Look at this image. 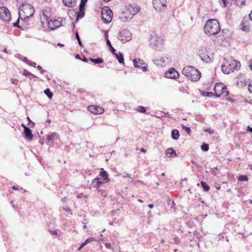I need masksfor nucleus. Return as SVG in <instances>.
Listing matches in <instances>:
<instances>
[{"mask_svg": "<svg viewBox=\"0 0 252 252\" xmlns=\"http://www.w3.org/2000/svg\"><path fill=\"white\" fill-rule=\"evenodd\" d=\"M89 60L92 63H94L96 64L102 63L103 62V59H102L101 58H96V59L90 58Z\"/></svg>", "mask_w": 252, "mask_h": 252, "instance_id": "obj_26", "label": "nucleus"}, {"mask_svg": "<svg viewBox=\"0 0 252 252\" xmlns=\"http://www.w3.org/2000/svg\"><path fill=\"white\" fill-rule=\"evenodd\" d=\"M0 18L5 22H8L10 21L11 17L9 10L5 7L2 6L0 7Z\"/></svg>", "mask_w": 252, "mask_h": 252, "instance_id": "obj_8", "label": "nucleus"}, {"mask_svg": "<svg viewBox=\"0 0 252 252\" xmlns=\"http://www.w3.org/2000/svg\"><path fill=\"white\" fill-rule=\"evenodd\" d=\"M214 91L216 96L218 97H220L221 94L226 96L229 94L227 87L222 83L217 84L214 88Z\"/></svg>", "mask_w": 252, "mask_h": 252, "instance_id": "obj_5", "label": "nucleus"}, {"mask_svg": "<svg viewBox=\"0 0 252 252\" xmlns=\"http://www.w3.org/2000/svg\"><path fill=\"white\" fill-rule=\"evenodd\" d=\"M28 64H29V65H30L31 66H32L33 67H35L36 65V63L35 62H32L31 61H30L29 63H28Z\"/></svg>", "mask_w": 252, "mask_h": 252, "instance_id": "obj_47", "label": "nucleus"}, {"mask_svg": "<svg viewBox=\"0 0 252 252\" xmlns=\"http://www.w3.org/2000/svg\"><path fill=\"white\" fill-rule=\"evenodd\" d=\"M104 36H105V37L106 38V39H108V32L107 31H104Z\"/></svg>", "mask_w": 252, "mask_h": 252, "instance_id": "obj_52", "label": "nucleus"}, {"mask_svg": "<svg viewBox=\"0 0 252 252\" xmlns=\"http://www.w3.org/2000/svg\"><path fill=\"white\" fill-rule=\"evenodd\" d=\"M137 110L141 113H145L146 111V110L145 108L143 106H140L137 107Z\"/></svg>", "mask_w": 252, "mask_h": 252, "instance_id": "obj_36", "label": "nucleus"}, {"mask_svg": "<svg viewBox=\"0 0 252 252\" xmlns=\"http://www.w3.org/2000/svg\"><path fill=\"white\" fill-rule=\"evenodd\" d=\"M105 246L106 248H107L108 249H110V250H113V249L111 247V245L110 243H106V244H105Z\"/></svg>", "mask_w": 252, "mask_h": 252, "instance_id": "obj_48", "label": "nucleus"}, {"mask_svg": "<svg viewBox=\"0 0 252 252\" xmlns=\"http://www.w3.org/2000/svg\"><path fill=\"white\" fill-rule=\"evenodd\" d=\"M106 44L109 47V48L112 46L111 44L110 41L108 39H106Z\"/></svg>", "mask_w": 252, "mask_h": 252, "instance_id": "obj_50", "label": "nucleus"}, {"mask_svg": "<svg viewBox=\"0 0 252 252\" xmlns=\"http://www.w3.org/2000/svg\"><path fill=\"white\" fill-rule=\"evenodd\" d=\"M248 88L249 92L252 93V81L249 84Z\"/></svg>", "mask_w": 252, "mask_h": 252, "instance_id": "obj_45", "label": "nucleus"}, {"mask_svg": "<svg viewBox=\"0 0 252 252\" xmlns=\"http://www.w3.org/2000/svg\"><path fill=\"white\" fill-rule=\"evenodd\" d=\"M12 188L14 190H18V189L16 187H15V186H12Z\"/></svg>", "mask_w": 252, "mask_h": 252, "instance_id": "obj_62", "label": "nucleus"}, {"mask_svg": "<svg viewBox=\"0 0 252 252\" xmlns=\"http://www.w3.org/2000/svg\"><path fill=\"white\" fill-rule=\"evenodd\" d=\"M87 0H81V3L79 5V6H81L85 7V5L86 2H87Z\"/></svg>", "mask_w": 252, "mask_h": 252, "instance_id": "obj_44", "label": "nucleus"}, {"mask_svg": "<svg viewBox=\"0 0 252 252\" xmlns=\"http://www.w3.org/2000/svg\"><path fill=\"white\" fill-rule=\"evenodd\" d=\"M160 62H162V63H165V60H164V59L163 58H161L160 59Z\"/></svg>", "mask_w": 252, "mask_h": 252, "instance_id": "obj_61", "label": "nucleus"}, {"mask_svg": "<svg viewBox=\"0 0 252 252\" xmlns=\"http://www.w3.org/2000/svg\"><path fill=\"white\" fill-rule=\"evenodd\" d=\"M141 68H142V70L143 71H147V67H146V66H145L142 67Z\"/></svg>", "mask_w": 252, "mask_h": 252, "instance_id": "obj_57", "label": "nucleus"}, {"mask_svg": "<svg viewBox=\"0 0 252 252\" xmlns=\"http://www.w3.org/2000/svg\"><path fill=\"white\" fill-rule=\"evenodd\" d=\"M13 26L14 27H17L20 29H21L22 30H23V28L21 27V26H19V19H18L16 22L13 23Z\"/></svg>", "mask_w": 252, "mask_h": 252, "instance_id": "obj_41", "label": "nucleus"}, {"mask_svg": "<svg viewBox=\"0 0 252 252\" xmlns=\"http://www.w3.org/2000/svg\"><path fill=\"white\" fill-rule=\"evenodd\" d=\"M238 180L240 181H247L248 178L246 175H240L238 177Z\"/></svg>", "mask_w": 252, "mask_h": 252, "instance_id": "obj_31", "label": "nucleus"}, {"mask_svg": "<svg viewBox=\"0 0 252 252\" xmlns=\"http://www.w3.org/2000/svg\"><path fill=\"white\" fill-rule=\"evenodd\" d=\"M182 73L190 81L195 82L198 81L200 78L201 75L198 70L195 69L192 66H185L183 69Z\"/></svg>", "mask_w": 252, "mask_h": 252, "instance_id": "obj_3", "label": "nucleus"}, {"mask_svg": "<svg viewBox=\"0 0 252 252\" xmlns=\"http://www.w3.org/2000/svg\"><path fill=\"white\" fill-rule=\"evenodd\" d=\"M110 51L111 52H112V53L114 55L116 54V50L113 47V46H112L110 48Z\"/></svg>", "mask_w": 252, "mask_h": 252, "instance_id": "obj_49", "label": "nucleus"}, {"mask_svg": "<svg viewBox=\"0 0 252 252\" xmlns=\"http://www.w3.org/2000/svg\"><path fill=\"white\" fill-rule=\"evenodd\" d=\"M57 136L56 133H53L50 135H48L47 137V139L48 141L53 140L55 136Z\"/></svg>", "mask_w": 252, "mask_h": 252, "instance_id": "obj_32", "label": "nucleus"}, {"mask_svg": "<svg viewBox=\"0 0 252 252\" xmlns=\"http://www.w3.org/2000/svg\"><path fill=\"white\" fill-rule=\"evenodd\" d=\"M49 231L50 232V233L53 235H60L61 234V232H60L59 233L56 230H51L49 229Z\"/></svg>", "mask_w": 252, "mask_h": 252, "instance_id": "obj_37", "label": "nucleus"}, {"mask_svg": "<svg viewBox=\"0 0 252 252\" xmlns=\"http://www.w3.org/2000/svg\"><path fill=\"white\" fill-rule=\"evenodd\" d=\"M207 49L206 48H204V47H201L199 51H198V54L199 55H200V53H205V52H207Z\"/></svg>", "mask_w": 252, "mask_h": 252, "instance_id": "obj_40", "label": "nucleus"}, {"mask_svg": "<svg viewBox=\"0 0 252 252\" xmlns=\"http://www.w3.org/2000/svg\"><path fill=\"white\" fill-rule=\"evenodd\" d=\"M44 93L49 98H51L53 96V93L50 91V89H46L44 91Z\"/></svg>", "mask_w": 252, "mask_h": 252, "instance_id": "obj_28", "label": "nucleus"}, {"mask_svg": "<svg viewBox=\"0 0 252 252\" xmlns=\"http://www.w3.org/2000/svg\"><path fill=\"white\" fill-rule=\"evenodd\" d=\"M180 136L179 131L177 129H174L171 132V137L174 140H177Z\"/></svg>", "mask_w": 252, "mask_h": 252, "instance_id": "obj_24", "label": "nucleus"}, {"mask_svg": "<svg viewBox=\"0 0 252 252\" xmlns=\"http://www.w3.org/2000/svg\"><path fill=\"white\" fill-rule=\"evenodd\" d=\"M123 177L126 178V177H129L130 178V176L127 173H125L124 175L123 176Z\"/></svg>", "mask_w": 252, "mask_h": 252, "instance_id": "obj_55", "label": "nucleus"}, {"mask_svg": "<svg viewBox=\"0 0 252 252\" xmlns=\"http://www.w3.org/2000/svg\"><path fill=\"white\" fill-rule=\"evenodd\" d=\"M220 30L219 23L216 19L208 20L204 27L205 33L208 35L216 34L220 31Z\"/></svg>", "mask_w": 252, "mask_h": 252, "instance_id": "obj_1", "label": "nucleus"}, {"mask_svg": "<svg viewBox=\"0 0 252 252\" xmlns=\"http://www.w3.org/2000/svg\"><path fill=\"white\" fill-rule=\"evenodd\" d=\"M24 7V13L26 14V16L25 18H29L30 17H31L34 13V9L31 5H26L25 7Z\"/></svg>", "mask_w": 252, "mask_h": 252, "instance_id": "obj_14", "label": "nucleus"}, {"mask_svg": "<svg viewBox=\"0 0 252 252\" xmlns=\"http://www.w3.org/2000/svg\"><path fill=\"white\" fill-rule=\"evenodd\" d=\"M51 17V13L47 9H44L42 11V14L41 15V18L42 20L48 21Z\"/></svg>", "mask_w": 252, "mask_h": 252, "instance_id": "obj_19", "label": "nucleus"}, {"mask_svg": "<svg viewBox=\"0 0 252 252\" xmlns=\"http://www.w3.org/2000/svg\"><path fill=\"white\" fill-rule=\"evenodd\" d=\"M230 0H220V3L222 7H226Z\"/></svg>", "mask_w": 252, "mask_h": 252, "instance_id": "obj_29", "label": "nucleus"}, {"mask_svg": "<svg viewBox=\"0 0 252 252\" xmlns=\"http://www.w3.org/2000/svg\"><path fill=\"white\" fill-rule=\"evenodd\" d=\"M75 37L78 41V44H79V45L80 46H83V45L81 42V41L80 38L79 37V33H78V32H76L75 33Z\"/></svg>", "mask_w": 252, "mask_h": 252, "instance_id": "obj_34", "label": "nucleus"}, {"mask_svg": "<svg viewBox=\"0 0 252 252\" xmlns=\"http://www.w3.org/2000/svg\"><path fill=\"white\" fill-rule=\"evenodd\" d=\"M24 74L26 76H29V75L33 76V75L28 70H25L24 71Z\"/></svg>", "mask_w": 252, "mask_h": 252, "instance_id": "obj_43", "label": "nucleus"}, {"mask_svg": "<svg viewBox=\"0 0 252 252\" xmlns=\"http://www.w3.org/2000/svg\"><path fill=\"white\" fill-rule=\"evenodd\" d=\"M63 4L69 7H73L75 4L74 0H62Z\"/></svg>", "mask_w": 252, "mask_h": 252, "instance_id": "obj_22", "label": "nucleus"}, {"mask_svg": "<svg viewBox=\"0 0 252 252\" xmlns=\"http://www.w3.org/2000/svg\"><path fill=\"white\" fill-rule=\"evenodd\" d=\"M201 185L202 187L203 188L204 190L205 191H208L210 189L209 186L208 185H207V184L205 182L202 181L201 182Z\"/></svg>", "mask_w": 252, "mask_h": 252, "instance_id": "obj_27", "label": "nucleus"}, {"mask_svg": "<svg viewBox=\"0 0 252 252\" xmlns=\"http://www.w3.org/2000/svg\"><path fill=\"white\" fill-rule=\"evenodd\" d=\"M23 61L27 64H28V63H29L30 60H29L27 58L25 57L23 59Z\"/></svg>", "mask_w": 252, "mask_h": 252, "instance_id": "obj_53", "label": "nucleus"}, {"mask_svg": "<svg viewBox=\"0 0 252 252\" xmlns=\"http://www.w3.org/2000/svg\"><path fill=\"white\" fill-rule=\"evenodd\" d=\"M148 207L150 209H152L154 207V205L153 204H150L148 205Z\"/></svg>", "mask_w": 252, "mask_h": 252, "instance_id": "obj_60", "label": "nucleus"}, {"mask_svg": "<svg viewBox=\"0 0 252 252\" xmlns=\"http://www.w3.org/2000/svg\"><path fill=\"white\" fill-rule=\"evenodd\" d=\"M48 25L51 30H56L62 26L61 21L59 20H50L48 22Z\"/></svg>", "mask_w": 252, "mask_h": 252, "instance_id": "obj_12", "label": "nucleus"}, {"mask_svg": "<svg viewBox=\"0 0 252 252\" xmlns=\"http://www.w3.org/2000/svg\"><path fill=\"white\" fill-rule=\"evenodd\" d=\"M37 68L39 70H40V72H41V73H43V72H44V70H43V69H42L41 66H40V65H38V66H37Z\"/></svg>", "mask_w": 252, "mask_h": 252, "instance_id": "obj_51", "label": "nucleus"}, {"mask_svg": "<svg viewBox=\"0 0 252 252\" xmlns=\"http://www.w3.org/2000/svg\"><path fill=\"white\" fill-rule=\"evenodd\" d=\"M27 119L29 122V125H30V123H32V126L34 125V123L30 119L29 117H27Z\"/></svg>", "mask_w": 252, "mask_h": 252, "instance_id": "obj_58", "label": "nucleus"}, {"mask_svg": "<svg viewBox=\"0 0 252 252\" xmlns=\"http://www.w3.org/2000/svg\"><path fill=\"white\" fill-rule=\"evenodd\" d=\"M165 76L168 78L176 79L179 76V73L174 68H170L166 72Z\"/></svg>", "mask_w": 252, "mask_h": 252, "instance_id": "obj_13", "label": "nucleus"}, {"mask_svg": "<svg viewBox=\"0 0 252 252\" xmlns=\"http://www.w3.org/2000/svg\"><path fill=\"white\" fill-rule=\"evenodd\" d=\"M24 133L25 134V138L28 140H32L33 138V135L32 132V130L27 126H25V129H24Z\"/></svg>", "mask_w": 252, "mask_h": 252, "instance_id": "obj_16", "label": "nucleus"}, {"mask_svg": "<svg viewBox=\"0 0 252 252\" xmlns=\"http://www.w3.org/2000/svg\"><path fill=\"white\" fill-rule=\"evenodd\" d=\"M127 10L131 14V17L129 19H131L132 17L136 14L140 10V7L135 3L129 4L127 6Z\"/></svg>", "mask_w": 252, "mask_h": 252, "instance_id": "obj_10", "label": "nucleus"}, {"mask_svg": "<svg viewBox=\"0 0 252 252\" xmlns=\"http://www.w3.org/2000/svg\"><path fill=\"white\" fill-rule=\"evenodd\" d=\"M249 67H250L251 69L252 70V60L250 61Z\"/></svg>", "mask_w": 252, "mask_h": 252, "instance_id": "obj_59", "label": "nucleus"}, {"mask_svg": "<svg viewBox=\"0 0 252 252\" xmlns=\"http://www.w3.org/2000/svg\"><path fill=\"white\" fill-rule=\"evenodd\" d=\"M201 150L203 151L207 152L209 150V145L203 143L201 146Z\"/></svg>", "mask_w": 252, "mask_h": 252, "instance_id": "obj_33", "label": "nucleus"}, {"mask_svg": "<svg viewBox=\"0 0 252 252\" xmlns=\"http://www.w3.org/2000/svg\"><path fill=\"white\" fill-rule=\"evenodd\" d=\"M153 4L157 11H161L166 6V0H153Z\"/></svg>", "mask_w": 252, "mask_h": 252, "instance_id": "obj_9", "label": "nucleus"}, {"mask_svg": "<svg viewBox=\"0 0 252 252\" xmlns=\"http://www.w3.org/2000/svg\"><path fill=\"white\" fill-rule=\"evenodd\" d=\"M94 240V239L93 237H90V238L86 239L83 244H84V246H86L88 243H91Z\"/></svg>", "mask_w": 252, "mask_h": 252, "instance_id": "obj_35", "label": "nucleus"}, {"mask_svg": "<svg viewBox=\"0 0 252 252\" xmlns=\"http://www.w3.org/2000/svg\"><path fill=\"white\" fill-rule=\"evenodd\" d=\"M163 43V40L157 35H152L150 39V44L153 48L157 49L161 47Z\"/></svg>", "mask_w": 252, "mask_h": 252, "instance_id": "obj_6", "label": "nucleus"}, {"mask_svg": "<svg viewBox=\"0 0 252 252\" xmlns=\"http://www.w3.org/2000/svg\"><path fill=\"white\" fill-rule=\"evenodd\" d=\"M205 132H207L210 134H213L214 133V130L211 128H207L204 130Z\"/></svg>", "mask_w": 252, "mask_h": 252, "instance_id": "obj_42", "label": "nucleus"}, {"mask_svg": "<svg viewBox=\"0 0 252 252\" xmlns=\"http://www.w3.org/2000/svg\"><path fill=\"white\" fill-rule=\"evenodd\" d=\"M99 176L103 178L102 180L104 183H106L109 181L108 174L106 171L104 170L103 168L101 169V171L99 173Z\"/></svg>", "mask_w": 252, "mask_h": 252, "instance_id": "obj_17", "label": "nucleus"}, {"mask_svg": "<svg viewBox=\"0 0 252 252\" xmlns=\"http://www.w3.org/2000/svg\"><path fill=\"white\" fill-rule=\"evenodd\" d=\"M182 127L183 129H184L188 134H189L190 133L191 130L189 127H187L185 126L184 125H183Z\"/></svg>", "mask_w": 252, "mask_h": 252, "instance_id": "obj_39", "label": "nucleus"}, {"mask_svg": "<svg viewBox=\"0 0 252 252\" xmlns=\"http://www.w3.org/2000/svg\"><path fill=\"white\" fill-rule=\"evenodd\" d=\"M118 38L123 43H125L131 39V34L128 30L124 29L119 32Z\"/></svg>", "mask_w": 252, "mask_h": 252, "instance_id": "obj_7", "label": "nucleus"}, {"mask_svg": "<svg viewBox=\"0 0 252 252\" xmlns=\"http://www.w3.org/2000/svg\"><path fill=\"white\" fill-rule=\"evenodd\" d=\"M133 62L134 65L136 68H140L141 65L145 64L144 61L140 59H134L133 60Z\"/></svg>", "mask_w": 252, "mask_h": 252, "instance_id": "obj_20", "label": "nucleus"}, {"mask_svg": "<svg viewBox=\"0 0 252 252\" xmlns=\"http://www.w3.org/2000/svg\"><path fill=\"white\" fill-rule=\"evenodd\" d=\"M241 29L243 31L248 32L250 31V27L249 26H243Z\"/></svg>", "mask_w": 252, "mask_h": 252, "instance_id": "obj_38", "label": "nucleus"}, {"mask_svg": "<svg viewBox=\"0 0 252 252\" xmlns=\"http://www.w3.org/2000/svg\"><path fill=\"white\" fill-rule=\"evenodd\" d=\"M85 15V7L79 6V11L77 12V15L76 17V21L78 20L79 19L82 18Z\"/></svg>", "mask_w": 252, "mask_h": 252, "instance_id": "obj_21", "label": "nucleus"}, {"mask_svg": "<svg viewBox=\"0 0 252 252\" xmlns=\"http://www.w3.org/2000/svg\"><path fill=\"white\" fill-rule=\"evenodd\" d=\"M84 246H85L84 245V244H82V245H81V246L78 248V250H78V251H80V250L82 249V248H83V247H84Z\"/></svg>", "mask_w": 252, "mask_h": 252, "instance_id": "obj_56", "label": "nucleus"}, {"mask_svg": "<svg viewBox=\"0 0 252 252\" xmlns=\"http://www.w3.org/2000/svg\"><path fill=\"white\" fill-rule=\"evenodd\" d=\"M166 157L168 158H174L177 156L175 151L172 148H168L165 152Z\"/></svg>", "mask_w": 252, "mask_h": 252, "instance_id": "obj_18", "label": "nucleus"}, {"mask_svg": "<svg viewBox=\"0 0 252 252\" xmlns=\"http://www.w3.org/2000/svg\"><path fill=\"white\" fill-rule=\"evenodd\" d=\"M246 0H235V3L238 6H242L245 4Z\"/></svg>", "mask_w": 252, "mask_h": 252, "instance_id": "obj_30", "label": "nucleus"}, {"mask_svg": "<svg viewBox=\"0 0 252 252\" xmlns=\"http://www.w3.org/2000/svg\"><path fill=\"white\" fill-rule=\"evenodd\" d=\"M201 60L206 62H209L211 61V58L207 54V52L201 53L199 55Z\"/></svg>", "mask_w": 252, "mask_h": 252, "instance_id": "obj_23", "label": "nucleus"}, {"mask_svg": "<svg viewBox=\"0 0 252 252\" xmlns=\"http://www.w3.org/2000/svg\"><path fill=\"white\" fill-rule=\"evenodd\" d=\"M63 210H64L65 211H66V212H71V209L69 207H67V206H65V207H63Z\"/></svg>", "mask_w": 252, "mask_h": 252, "instance_id": "obj_46", "label": "nucleus"}, {"mask_svg": "<svg viewBox=\"0 0 252 252\" xmlns=\"http://www.w3.org/2000/svg\"><path fill=\"white\" fill-rule=\"evenodd\" d=\"M83 61L84 62H87V59L84 57L83 60Z\"/></svg>", "mask_w": 252, "mask_h": 252, "instance_id": "obj_64", "label": "nucleus"}, {"mask_svg": "<svg viewBox=\"0 0 252 252\" xmlns=\"http://www.w3.org/2000/svg\"><path fill=\"white\" fill-rule=\"evenodd\" d=\"M88 110L94 114H101L103 113L104 109L100 106L95 105H89L88 107Z\"/></svg>", "mask_w": 252, "mask_h": 252, "instance_id": "obj_11", "label": "nucleus"}, {"mask_svg": "<svg viewBox=\"0 0 252 252\" xmlns=\"http://www.w3.org/2000/svg\"><path fill=\"white\" fill-rule=\"evenodd\" d=\"M76 58V59H80V56L79 54H77L75 56Z\"/></svg>", "mask_w": 252, "mask_h": 252, "instance_id": "obj_63", "label": "nucleus"}, {"mask_svg": "<svg viewBox=\"0 0 252 252\" xmlns=\"http://www.w3.org/2000/svg\"><path fill=\"white\" fill-rule=\"evenodd\" d=\"M113 13L108 7H104L101 10V18L105 24L109 23L112 20Z\"/></svg>", "mask_w": 252, "mask_h": 252, "instance_id": "obj_4", "label": "nucleus"}, {"mask_svg": "<svg viewBox=\"0 0 252 252\" xmlns=\"http://www.w3.org/2000/svg\"><path fill=\"white\" fill-rule=\"evenodd\" d=\"M114 55L115 56V57L117 59V60H118L119 63H124V56H123V54L119 52V54L116 53Z\"/></svg>", "mask_w": 252, "mask_h": 252, "instance_id": "obj_25", "label": "nucleus"}, {"mask_svg": "<svg viewBox=\"0 0 252 252\" xmlns=\"http://www.w3.org/2000/svg\"><path fill=\"white\" fill-rule=\"evenodd\" d=\"M247 130L252 133V127H251L250 126H248Z\"/></svg>", "mask_w": 252, "mask_h": 252, "instance_id": "obj_54", "label": "nucleus"}, {"mask_svg": "<svg viewBox=\"0 0 252 252\" xmlns=\"http://www.w3.org/2000/svg\"><path fill=\"white\" fill-rule=\"evenodd\" d=\"M240 63L232 59L226 61L224 58V62L221 65V70L224 73L228 74L234 70H238L240 68Z\"/></svg>", "mask_w": 252, "mask_h": 252, "instance_id": "obj_2", "label": "nucleus"}, {"mask_svg": "<svg viewBox=\"0 0 252 252\" xmlns=\"http://www.w3.org/2000/svg\"><path fill=\"white\" fill-rule=\"evenodd\" d=\"M105 183L101 181L100 178H95L92 181V187L94 188H98L102 186Z\"/></svg>", "mask_w": 252, "mask_h": 252, "instance_id": "obj_15", "label": "nucleus"}]
</instances>
